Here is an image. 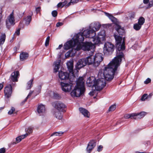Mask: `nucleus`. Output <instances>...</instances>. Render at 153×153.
<instances>
[{
    "label": "nucleus",
    "instance_id": "obj_48",
    "mask_svg": "<svg viewBox=\"0 0 153 153\" xmlns=\"http://www.w3.org/2000/svg\"><path fill=\"white\" fill-rule=\"evenodd\" d=\"M151 81V79L149 78H148L144 82L145 84H147L149 83Z\"/></svg>",
    "mask_w": 153,
    "mask_h": 153
},
{
    "label": "nucleus",
    "instance_id": "obj_49",
    "mask_svg": "<svg viewBox=\"0 0 153 153\" xmlns=\"http://www.w3.org/2000/svg\"><path fill=\"white\" fill-rule=\"evenodd\" d=\"M41 89V86H38L37 88L36 89V90L37 91H38L39 93L40 92Z\"/></svg>",
    "mask_w": 153,
    "mask_h": 153
},
{
    "label": "nucleus",
    "instance_id": "obj_32",
    "mask_svg": "<svg viewBox=\"0 0 153 153\" xmlns=\"http://www.w3.org/2000/svg\"><path fill=\"white\" fill-rule=\"evenodd\" d=\"M33 79H32L29 81L27 83V86L26 87V89L27 90L30 89L33 85Z\"/></svg>",
    "mask_w": 153,
    "mask_h": 153
},
{
    "label": "nucleus",
    "instance_id": "obj_3",
    "mask_svg": "<svg viewBox=\"0 0 153 153\" xmlns=\"http://www.w3.org/2000/svg\"><path fill=\"white\" fill-rule=\"evenodd\" d=\"M72 40L67 42L64 45V48L65 50H67L71 48H73L74 46L77 45H79L82 46L84 38L82 33H79L75 35Z\"/></svg>",
    "mask_w": 153,
    "mask_h": 153
},
{
    "label": "nucleus",
    "instance_id": "obj_15",
    "mask_svg": "<svg viewBox=\"0 0 153 153\" xmlns=\"http://www.w3.org/2000/svg\"><path fill=\"white\" fill-rule=\"evenodd\" d=\"M87 65L85 58H82L79 60L76 64V67L77 69H79Z\"/></svg>",
    "mask_w": 153,
    "mask_h": 153
},
{
    "label": "nucleus",
    "instance_id": "obj_33",
    "mask_svg": "<svg viewBox=\"0 0 153 153\" xmlns=\"http://www.w3.org/2000/svg\"><path fill=\"white\" fill-rule=\"evenodd\" d=\"M105 14L106 15L108 16L112 22H115L116 21V19L111 14L107 13H105Z\"/></svg>",
    "mask_w": 153,
    "mask_h": 153
},
{
    "label": "nucleus",
    "instance_id": "obj_30",
    "mask_svg": "<svg viewBox=\"0 0 153 153\" xmlns=\"http://www.w3.org/2000/svg\"><path fill=\"white\" fill-rule=\"evenodd\" d=\"M136 114H135L133 113L130 114H126L124 116L125 119H127L131 118L132 119H136V117H135V116Z\"/></svg>",
    "mask_w": 153,
    "mask_h": 153
},
{
    "label": "nucleus",
    "instance_id": "obj_39",
    "mask_svg": "<svg viewBox=\"0 0 153 153\" xmlns=\"http://www.w3.org/2000/svg\"><path fill=\"white\" fill-rule=\"evenodd\" d=\"M116 105L115 104H113L110 106L108 110V111H114L116 108Z\"/></svg>",
    "mask_w": 153,
    "mask_h": 153
},
{
    "label": "nucleus",
    "instance_id": "obj_57",
    "mask_svg": "<svg viewBox=\"0 0 153 153\" xmlns=\"http://www.w3.org/2000/svg\"><path fill=\"white\" fill-rule=\"evenodd\" d=\"M149 1V0H143V2L144 3L146 4H147Z\"/></svg>",
    "mask_w": 153,
    "mask_h": 153
},
{
    "label": "nucleus",
    "instance_id": "obj_20",
    "mask_svg": "<svg viewBox=\"0 0 153 153\" xmlns=\"http://www.w3.org/2000/svg\"><path fill=\"white\" fill-rule=\"evenodd\" d=\"M37 111L38 113L40 115L44 114L45 112V106L42 104L38 105Z\"/></svg>",
    "mask_w": 153,
    "mask_h": 153
},
{
    "label": "nucleus",
    "instance_id": "obj_10",
    "mask_svg": "<svg viewBox=\"0 0 153 153\" xmlns=\"http://www.w3.org/2000/svg\"><path fill=\"white\" fill-rule=\"evenodd\" d=\"M62 90L64 92H69L74 86L73 84L71 82L64 83L61 82L60 83Z\"/></svg>",
    "mask_w": 153,
    "mask_h": 153
},
{
    "label": "nucleus",
    "instance_id": "obj_46",
    "mask_svg": "<svg viewBox=\"0 0 153 153\" xmlns=\"http://www.w3.org/2000/svg\"><path fill=\"white\" fill-rule=\"evenodd\" d=\"M102 148H103L102 146L100 145L97 148V151L99 152H101L102 150Z\"/></svg>",
    "mask_w": 153,
    "mask_h": 153
},
{
    "label": "nucleus",
    "instance_id": "obj_42",
    "mask_svg": "<svg viewBox=\"0 0 153 153\" xmlns=\"http://www.w3.org/2000/svg\"><path fill=\"white\" fill-rule=\"evenodd\" d=\"M63 134V132L59 131L58 132H56L53 134L51 136H61Z\"/></svg>",
    "mask_w": 153,
    "mask_h": 153
},
{
    "label": "nucleus",
    "instance_id": "obj_16",
    "mask_svg": "<svg viewBox=\"0 0 153 153\" xmlns=\"http://www.w3.org/2000/svg\"><path fill=\"white\" fill-rule=\"evenodd\" d=\"M59 77L61 80H65L68 79L69 74L66 72L61 71L59 72Z\"/></svg>",
    "mask_w": 153,
    "mask_h": 153
},
{
    "label": "nucleus",
    "instance_id": "obj_37",
    "mask_svg": "<svg viewBox=\"0 0 153 153\" xmlns=\"http://www.w3.org/2000/svg\"><path fill=\"white\" fill-rule=\"evenodd\" d=\"M151 97V95H149V96H148L147 94H145L142 96L141 98V100L142 101H144L146 99Z\"/></svg>",
    "mask_w": 153,
    "mask_h": 153
},
{
    "label": "nucleus",
    "instance_id": "obj_14",
    "mask_svg": "<svg viewBox=\"0 0 153 153\" xmlns=\"http://www.w3.org/2000/svg\"><path fill=\"white\" fill-rule=\"evenodd\" d=\"M96 79L94 77L91 76L89 77L86 81V84L88 87L95 86Z\"/></svg>",
    "mask_w": 153,
    "mask_h": 153
},
{
    "label": "nucleus",
    "instance_id": "obj_29",
    "mask_svg": "<svg viewBox=\"0 0 153 153\" xmlns=\"http://www.w3.org/2000/svg\"><path fill=\"white\" fill-rule=\"evenodd\" d=\"M136 115L135 116V117L137 118L140 119L143 117L146 114V112L143 111L140 113H135Z\"/></svg>",
    "mask_w": 153,
    "mask_h": 153
},
{
    "label": "nucleus",
    "instance_id": "obj_51",
    "mask_svg": "<svg viewBox=\"0 0 153 153\" xmlns=\"http://www.w3.org/2000/svg\"><path fill=\"white\" fill-rule=\"evenodd\" d=\"M5 151V149L4 148L0 149V153H4Z\"/></svg>",
    "mask_w": 153,
    "mask_h": 153
},
{
    "label": "nucleus",
    "instance_id": "obj_2",
    "mask_svg": "<svg viewBox=\"0 0 153 153\" xmlns=\"http://www.w3.org/2000/svg\"><path fill=\"white\" fill-rule=\"evenodd\" d=\"M82 33L83 36L92 39L94 45L102 43V42L105 40V30L101 31L96 37L95 36L96 33L94 30H84Z\"/></svg>",
    "mask_w": 153,
    "mask_h": 153
},
{
    "label": "nucleus",
    "instance_id": "obj_43",
    "mask_svg": "<svg viewBox=\"0 0 153 153\" xmlns=\"http://www.w3.org/2000/svg\"><path fill=\"white\" fill-rule=\"evenodd\" d=\"M50 40V36H48L46 40L45 45L46 46H47L49 45V42Z\"/></svg>",
    "mask_w": 153,
    "mask_h": 153
},
{
    "label": "nucleus",
    "instance_id": "obj_47",
    "mask_svg": "<svg viewBox=\"0 0 153 153\" xmlns=\"http://www.w3.org/2000/svg\"><path fill=\"white\" fill-rule=\"evenodd\" d=\"M20 28H18L17 29L16 31H15V34H16L18 36L20 35Z\"/></svg>",
    "mask_w": 153,
    "mask_h": 153
},
{
    "label": "nucleus",
    "instance_id": "obj_36",
    "mask_svg": "<svg viewBox=\"0 0 153 153\" xmlns=\"http://www.w3.org/2000/svg\"><path fill=\"white\" fill-rule=\"evenodd\" d=\"M145 20V19L143 17H141L138 19V23L142 26L144 23Z\"/></svg>",
    "mask_w": 153,
    "mask_h": 153
},
{
    "label": "nucleus",
    "instance_id": "obj_44",
    "mask_svg": "<svg viewBox=\"0 0 153 153\" xmlns=\"http://www.w3.org/2000/svg\"><path fill=\"white\" fill-rule=\"evenodd\" d=\"M15 108L13 107H12L10 111L8 112V114L9 115H11L13 113V112L15 111Z\"/></svg>",
    "mask_w": 153,
    "mask_h": 153
},
{
    "label": "nucleus",
    "instance_id": "obj_8",
    "mask_svg": "<svg viewBox=\"0 0 153 153\" xmlns=\"http://www.w3.org/2000/svg\"><path fill=\"white\" fill-rule=\"evenodd\" d=\"M15 20L14 18L13 13H12L8 17L6 20V24L7 27L9 29L11 26L15 24Z\"/></svg>",
    "mask_w": 153,
    "mask_h": 153
},
{
    "label": "nucleus",
    "instance_id": "obj_19",
    "mask_svg": "<svg viewBox=\"0 0 153 153\" xmlns=\"http://www.w3.org/2000/svg\"><path fill=\"white\" fill-rule=\"evenodd\" d=\"M101 27V25L99 23H92L90 26L91 28L92 29V30H94L96 32V31H97L99 30L100 28ZM85 30H83V31ZM86 30H89L88 29H86Z\"/></svg>",
    "mask_w": 153,
    "mask_h": 153
},
{
    "label": "nucleus",
    "instance_id": "obj_21",
    "mask_svg": "<svg viewBox=\"0 0 153 153\" xmlns=\"http://www.w3.org/2000/svg\"><path fill=\"white\" fill-rule=\"evenodd\" d=\"M19 75V72L18 71H14L11 74V80L14 82L17 81V79Z\"/></svg>",
    "mask_w": 153,
    "mask_h": 153
},
{
    "label": "nucleus",
    "instance_id": "obj_34",
    "mask_svg": "<svg viewBox=\"0 0 153 153\" xmlns=\"http://www.w3.org/2000/svg\"><path fill=\"white\" fill-rule=\"evenodd\" d=\"M6 35L5 34H2L0 39V45L4 43Z\"/></svg>",
    "mask_w": 153,
    "mask_h": 153
},
{
    "label": "nucleus",
    "instance_id": "obj_63",
    "mask_svg": "<svg viewBox=\"0 0 153 153\" xmlns=\"http://www.w3.org/2000/svg\"><path fill=\"white\" fill-rule=\"evenodd\" d=\"M135 153H146L145 152H135Z\"/></svg>",
    "mask_w": 153,
    "mask_h": 153
},
{
    "label": "nucleus",
    "instance_id": "obj_18",
    "mask_svg": "<svg viewBox=\"0 0 153 153\" xmlns=\"http://www.w3.org/2000/svg\"><path fill=\"white\" fill-rule=\"evenodd\" d=\"M80 112L86 118L90 117V114L89 112L86 109L80 107L79 108Z\"/></svg>",
    "mask_w": 153,
    "mask_h": 153
},
{
    "label": "nucleus",
    "instance_id": "obj_64",
    "mask_svg": "<svg viewBox=\"0 0 153 153\" xmlns=\"http://www.w3.org/2000/svg\"><path fill=\"white\" fill-rule=\"evenodd\" d=\"M152 1V2L153 3V0H152L151 1Z\"/></svg>",
    "mask_w": 153,
    "mask_h": 153
},
{
    "label": "nucleus",
    "instance_id": "obj_28",
    "mask_svg": "<svg viewBox=\"0 0 153 153\" xmlns=\"http://www.w3.org/2000/svg\"><path fill=\"white\" fill-rule=\"evenodd\" d=\"M28 57V54L26 52H22L20 55V59L21 61H23L27 58Z\"/></svg>",
    "mask_w": 153,
    "mask_h": 153
},
{
    "label": "nucleus",
    "instance_id": "obj_26",
    "mask_svg": "<svg viewBox=\"0 0 153 153\" xmlns=\"http://www.w3.org/2000/svg\"><path fill=\"white\" fill-rule=\"evenodd\" d=\"M61 111L55 110L53 112V115L55 117L59 120L61 119L62 117V115Z\"/></svg>",
    "mask_w": 153,
    "mask_h": 153
},
{
    "label": "nucleus",
    "instance_id": "obj_55",
    "mask_svg": "<svg viewBox=\"0 0 153 153\" xmlns=\"http://www.w3.org/2000/svg\"><path fill=\"white\" fill-rule=\"evenodd\" d=\"M135 16V14L134 13H132L131 15V19L134 18Z\"/></svg>",
    "mask_w": 153,
    "mask_h": 153
},
{
    "label": "nucleus",
    "instance_id": "obj_52",
    "mask_svg": "<svg viewBox=\"0 0 153 153\" xmlns=\"http://www.w3.org/2000/svg\"><path fill=\"white\" fill-rule=\"evenodd\" d=\"M153 6V3L152 1H150L148 5V8H150Z\"/></svg>",
    "mask_w": 153,
    "mask_h": 153
},
{
    "label": "nucleus",
    "instance_id": "obj_59",
    "mask_svg": "<svg viewBox=\"0 0 153 153\" xmlns=\"http://www.w3.org/2000/svg\"><path fill=\"white\" fill-rule=\"evenodd\" d=\"M63 45L62 44L60 45L58 47L56 48V49H59L61 48L62 47Z\"/></svg>",
    "mask_w": 153,
    "mask_h": 153
},
{
    "label": "nucleus",
    "instance_id": "obj_38",
    "mask_svg": "<svg viewBox=\"0 0 153 153\" xmlns=\"http://www.w3.org/2000/svg\"><path fill=\"white\" fill-rule=\"evenodd\" d=\"M141 25L139 24L136 23L134 25V28L136 30H140L141 27Z\"/></svg>",
    "mask_w": 153,
    "mask_h": 153
},
{
    "label": "nucleus",
    "instance_id": "obj_5",
    "mask_svg": "<svg viewBox=\"0 0 153 153\" xmlns=\"http://www.w3.org/2000/svg\"><path fill=\"white\" fill-rule=\"evenodd\" d=\"M85 88L75 86L71 93L72 97H79L84 94Z\"/></svg>",
    "mask_w": 153,
    "mask_h": 153
},
{
    "label": "nucleus",
    "instance_id": "obj_9",
    "mask_svg": "<svg viewBox=\"0 0 153 153\" xmlns=\"http://www.w3.org/2000/svg\"><path fill=\"white\" fill-rule=\"evenodd\" d=\"M94 65L95 67H98L103 60V54L100 53H97L94 56Z\"/></svg>",
    "mask_w": 153,
    "mask_h": 153
},
{
    "label": "nucleus",
    "instance_id": "obj_23",
    "mask_svg": "<svg viewBox=\"0 0 153 153\" xmlns=\"http://www.w3.org/2000/svg\"><path fill=\"white\" fill-rule=\"evenodd\" d=\"M86 62V64L88 65L94 64V56L91 55L85 58Z\"/></svg>",
    "mask_w": 153,
    "mask_h": 153
},
{
    "label": "nucleus",
    "instance_id": "obj_11",
    "mask_svg": "<svg viewBox=\"0 0 153 153\" xmlns=\"http://www.w3.org/2000/svg\"><path fill=\"white\" fill-rule=\"evenodd\" d=\"M53 106L58 110L62 111L63 109L65 107V105L63 103L59 101H56L52 103Z\"/></svg>",
    "mask_w": 153,
    "mask_h": 153
},
{
    "label": "nucleus",
    "instance_id": "obj_25",
    "mask_svg": "<svg viewBox=\"0 0 153 153\" xmlns=\"http://www.w3.org/2000/svg\"><path fill=\"white\" fill-rule=\"evenodd\" d=\"M115 29L120 35H123L124 34V30L118 25H116Z\"/></svg>",
    "mask_w": 153,
    "mask_h": 153
},
{
    "label": "nucleus",
    "instance_id": "obj_27",
    "mask_svg": "<svg viewBox=\"0 0 153 153\" xmlns=\"http://www.w3.org/2000/svg\"><path fill=\"white\" fill-rule=\"evenodd\" d=\"M60 62L61 61L60 60H57L54 62V65L55 66L54 68V72L56 73L59 69Z\"/></svg>",
    "mask_w": 153,
    "mask_h": 153
},
{
    "label": "nucleus",
    "instance_id": "obj_41",
    "mask_svg": "<svg viewBox=\"0 0 153 153\" xmlns=\"http://www.w3.org/2000/svg\"><path fill=\"white\" fill-rule=\"evenodd\" d=\"M33 92V91H30V92L27 95V97L25 98V100L22 102L21 103V105H23L24 103L27 101V99L30 96H31V95H32V94Z\"/></svg>",
    "mask_w": 153,
    "mask_h": 153
},
{
    "label": "nucleus",
    "instance_id": "obj_1",
    "mask_svg": "<svg viewBox=\"0 0 153 153\" xmlns=\"http://www.w3.org/2000/svg\"><path fill=\"white\" fill-rule=\"evenodd\" d=\"M114 36L117 48L116 56L105 68L104 70H100L98 74L99 77L104 78L108 81H111L113 79L114 72L120 66L122 58L124 57V54L121 51L125 49L124 41L123 40L122 43V37L116 34H114Z\"/></svg>",
    "mask_w": 153,
    "mask_h": 153
},
{
    "label": "nucleus",
    "instance_id": "obj_45",
    "mask_svg": "<svg viewBox=\"0 0 153 153\" xmlns=\"http://www.w3.org/2000/svg\"><path fill=\"white\" fill-rule=\"evenodd\" d=\"M51 14L53 17H56L57 16V12L56 10H54L52 11Z\"/></svg>",
    "mask_w": 153,
    "mask_h": 153
},
{
    "label": "nucleus",
    "instance_id": "obj_6",
    "mask_svg": "<svg viewBox=\"0 0 153 153\" xmlns=\"http://www.w3.org/2000/svg\"><path fill=\"white\" fill-rule=\"evenodd\" d=\"M99 78L96 80L94 87L97 91H100L104 87L106 83L105 80L104 78L99 77Z\"/></svg>",
    "mask_w": 153,
    "mask_h": 153
},
{
    "label": "nucleus",
    "instance_id": "obj_60",
    "mask_svg": "<svg viewBox=\"0 0 153 153\" xmlns=\"http://www.w3.org/2000/svg\"><path fill=\"white\" fill-rule=\"evenodd\" d=\"M3 84L1 83H0V91L3 88Z\"/></svg>",
    "mask_w": 153,
    "mask_h": 153
},
{
    "label": "nucleus",
    "instance_id": "obj_50",
    "mask_svg": "<svg viewBox=\"0 0 153 153\" xmlns=\"http://www.w3.org/2000/svg\"><path fill=\"white\" fill-rule=\"evenodd\" d=\"M71 3H72V4H74L78 2V0H71Z\"/></svg>",
    "mask_w": 153,
    "mask_h": 153
},
{
    "label": "nucleus",
    "instance_id": "obj_56",
    "mask_svg": "<svg viewBox=\"0 0 153 153\" xmlns=\"http://www.w3.org/2000/svg\"><path fill=\"white\" fill-rule=\"evenodd\" d=\"M40 7H38L36 8V11L37 13H38L40 11Z\"/></svg>",
    "mask_w": 153,
    "mask_h": 153
},
{
    "label": "nucleus",
    "instance_id": "obj_7",
    "mask_svg": "<svg viewBox=\"0 0 153 153\" xmlns=\"http://www.w3.org/2000/svg\"><path fill=\"white\" fill-rule=\"evenodd\" d=\"M114 45L111 43L105 42L103 47L104 53L106 55L111 54L114 51Z\"/></svg>",
    "mask_w": 153,
    "mask_h": 153
},
{
    "label": "nucleus",
    "instance_id": "obj_61",
    "mask_svg": "<svg viewBox=\"0 0 153 153\" xmlns=\"http://www.w3.org/2000/svg\"><path fill=\"white\" fill-rule=\"evenodd\" d=\"M72 4V3H71V1L70 2H69L67 4V6L68 7L70 5Z\"/></svg>",
    "mask_w": 153,
    "mask_h": 153
},
{
    "label": "nucleus",
    "instance_id": "obj_31",
    "mask_svg": "<svg viewBox=\"0 0 153 153\" xmlns=\"http://www.w3.org/2000/svg\"><path fill=\"white\" fill-rule=\"evenodd\" d=\"M25 131L26 133L25 134H27V136H28L29 134L32 132L33 131V128L31 126H29L25 129Z\"/></svg>",
    "mask_w": 153,
    "mask_h": 153
},
{
    "label": "nucleus",
    "instance_id": "obj_22",
    "mask_svg": "<svg viewBox=\"0 0 153 153\" xmlns=\"http://www.w3.org/2000/svg\"><path fill=\"white\" fill-rule=\"evenodd\" d=\"M67 65L69 72L74 74V73L73 71L74 67L73 61L70 60L67 63Z\"/></svg>",
    "mask_w": 153,
    "mask_h": 153
},
{
    "label": "nucleus",
    "instance_id": "obj_58",
    "mask_svg": "<svg viewBox=\"0 0 153 153\" xmlns=\"http://www.w3.org/2000/svg\"><path fill=\"white\" fill-rule=\"evenodd\" d=\"M54 96L56 98H57L58 97H59V95L58 94H54Z\"/></svg>",
    "mask_w": 153,
    "mask_h": 153
},
{
    "label": "nucleus",
    "instance_id": "obj_13",
    "mask_svg": "<svg viewBox=\"0 0 153 153\" xmlns=\"http://www.w3.org/2000/svg\"><path fill=\"white\" fill-rule=\"evenodd\" d=\"M96 145V143L94 140H91L88 143L86 148L88 153H90Z\"/></svg>",
    "mask_w": 153,
    "mask_h": 153
},
{
    "label": "nucleus",
    "instance_id": "obj_17",
    "mask_svg": "<svg viewBox=\"0 0 153 153\" xmlns=\"http://www.w3.org/2000/svg\"><path fill=\"white\" fill-rule=\"evenodd\" d=\"M85 81L83 77H79L76 81V86L81 88H85Z\"/></svg>",
    "mask_w": 153,
    "mask_h": 153
},
{
    "label": "nucleus",
    "instance_id": "obj_40",
    "mask_svg": "<svg viewBox=\"0 0 153 153\" xmlns=\"http://www.w3.org/2000/svg\"><path fill=\"white\" fill-rule=\"evenodd\" d=\"M67 1H65L64 2H60L57 4L58 7H62L65 6V4H67Z\"/></svg>",
    "mask_w": 153,
    "mask_h": 153
},
{
    "label": "nucleus",
    "instance_id": "obj_53",
    "mask_svg": "<svg viewBox=\"0 0 153 153\" xmlns=\"http://www.w3.org/2000/svg\"><path fill=\"white\" fill-rule=\"evenodd\" d=\"M63 25V23L61 22H58L57 23L56 26L57 27H59L62 26Z\"/></svg>",
    "mask_w": 153,
    "mask_h": 153
},
{
    "label": "nucleus",
    "instance_id": "obj_4",
    "mask_svg": "<svg viewBox=\"0 0 153 153\" xmlns=\"http://www.w3.org/2000/svg\"><path fill=\"white\" fill-rule=\"evenodd\" d=\"M93 47V44L91 42H88L83 43L82 47L80 46L79 45H75L74 46V48L65 54V57L67 58L69 56L74 57L77 51L81 49L85 51H88L92 48Z\"/></svg>",
    "mask_w": 153,
    "mask_h": 153
},
{
    "label": "nucleus",
    "instance_id": "obj_24",
    "mask_svg": "<svg viewBox=\"0 0 153 153\" xmlns=\"http://www.w3.org/2000/svg\"><path fill=\"white\" fill-rule=\"evenodd\" d=\"M27 136V134H24L20 136L17 137L16 138V142H12V144H16L17 143H18L20 142L22 139H23L25 138Z\"/></svg>",
    "mask_w": 153,
    "mask_h": 153
},
{
    "label": "nucleus",
    "instance_id": "obj_12",
    "mask_svg": "<svg viewBox=\"0 0 153 153\" xmlns=\"http://www.w3.org/2000/svg\"><path fill=\"white\" fill-rule=\"evenodd\" d=\"M12 93V86L10 84L8 85L4 88L5 96L7 98H9L11 96Z\"/></svg>",
    "mask_w": 153,
    "mask_h": 153
},
{
    "label": "nucleus",
    "instance_id": "obj_62",
    "mask_svg": "<svg viewBox=\"0 0 153 153\" xmlns=\"http://www.w3.org/2000/svg\"><path fill=\"white\" fill-rule=\"evenodd\" d=\"M4 108V107H0V112L2 110H3Z\"/></svg>",
    "mask_w": 153,
    "mask_h": 153
},
{
    "label": "nucleus",
    "instance_id": "obj_54",
    "mask_svg": "<svg viewBox=\"0 0 153 153\" xmlns=\"http://www.w3.org/2000/svg\"><path fill=\"white\" fill-rule=\"evenodd\" d=\"M95 91L94 90V91H91L89 93V94L91 96H93L94 95V91Z\"/></svg>",
    "mask_w": 153,
    "mask_h": 153
},
{
    "label": "nucleus",
    "instance_id": "obj_35",
    "mask_svg": "<svg viewBox=\"0 0 153 153\" xmlns=\"http://www.w3.org/2000/svg\"><path fill=\"white\" fill-rule=\"evenodd\" d=\"M31 20V16H28L25 19V24L27 25H28L30 23Z\"/></svg>",
    "mask_w": 153,
    "mask_h": 153
}]
</instances>
